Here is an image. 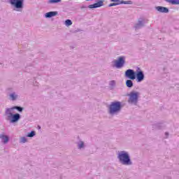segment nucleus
Here are the masks:
<instances>
[{
	"instance_id": "f257e3e1",
	"label": "nucleus",
	"mask_w": 179,
	"mask_h": 179,
	"mask_svg": "<svg viewBox=\"0 0 179 179\" xmlns=\"http://www.w3.org/2000/svg\"><path fill=\"white\" fill-rule=\"evenodd\" d=\"M117 158L119 160V163L122 166H132L134 164L129 152L127 151H118Z\"/></svg>"
},
{
	"instance_id": "f03ea898",
	"label": "nucleus",
	"mask_w": 179,
	"mask_h": 179,
	"mask_svg": "<svg viewBox=\"0 0 179 179\" xmlns=\"http://www.w3.org/2000/svg\"><path fill=\"white\" fill-rule=\"evenodd\" d=\"M122 110V103L120 101H115L108 106V113L110 115H118Z\"/></svg>"
},
{
	"instance_id": "7ed1b4c3",
	"label": "nucleus",
	"mask_w": 179,
	"mask_h": 179,
	"mask_svg": "<svg viewBox=\"0 0 179 179\" xmlns=\"http://www.w3.org/2000/svg\"><path fill=\"white\" fill-rule=\"evenodd\" d=\"M5 115H6V120L9 121L10 124H16L20 121L22 115L18 113H13L10 109H6Z\"/></svg>"
},
{
	"instance_id": "20e7f679",
	"label": "nucleus",
	"mask_w": 179,
	"mask_h": 179,
	"mask_svg": "<svg viewBox=\"0 0 179 179\" xmlns=\"http://www.w3.org/2000/svg\"><path fill=\"white\" fill-rule=\"evenodd\" d=\"M8 3L13 8L15 12H23L24 8V0H8Z\"/></svg>"
},
{
	"instance_id": "39448f33",
	"label": "nucleus",
	"mask_w": 179,
	"mask_h": 179,
	"mask_svg": "<svg viewBox=\"0 0 179 179\" xmlns=\"http://www.w3.org/2000/svg\"><path fill=\"white\" fill-rule=\"evenodd\" d=\"M129 99L127 103L131 106H138L139 101V96L141 93L139 92L131 91L129 94H127Z\"/></svg>"
},
{
	"instance_id": "423d86ee",
	"label": "nucleus",
	"mask_w": 179,
	"mask_h": 179,
	"mask_svg": "<svg viewBox=\"0 0 179 179\" xmlns=\"http://www.w3.org/2000/svg\"><path fill=\"white\" fill-rule=\"evenodd\" d=\"M135 79L137 83H141V82H143V80H145V73H143V71H142L139 67H136L134 76V80Z\"/></svg>"
},
{
	"instance_id": "0eeeda50",
	"label": "nucleus",
	"mask_w": 179,
	"mask_h": 179,
	"mask_svg": "<svg viewBox=\"0 0 179 179\" xmlns=\"http://www.w3.org/2000/svg\"><path fill=\"white\" fill-rule=\"evenodd\" d=\"M113 66L117 68V69H121L125 65V57L121 56L117 58L116 60H113Z\"/></svg>"
},
{
	"instance_id": "6e6552de",
	"label": "nucleus",
	"mask_w": 179,
	"mask_h": 179,
	"mask_svg": "<svg viewBox=\"0 0 179 179\" xmlns=\"http://www.w3.org/2000/svg\"><path fill=\"white\" fill-rule=\"evenodd\" d=\"M136 73V71H135L134 69H129L124 72V76L125 78H127V79H131V80H135Z\"/></svg>"
},
{
	"instance_id": "1a4fd4ad",
	"label": "nucleus",
	"mask_w": 179,
	"mask_h": 179,
	"mask_svg": "<svg viewBox=\"0 0 179 179\" xmlns=\"http://www.w3.org/2000/svg\"><path fill=\"white\" fill-rule=\"evenodd\" d=\"M155 9L156 10H157V12H159V13H169V12H170V10H169V8L164 7L162 6H156Z\"/></svg>"
},
{
	"instance_id": "9d476101",
	"label": "nucleus",
	"mask_w": 179,
	"mask_h": 179,
	"mask_svg": "<svg viewBox=\"0 0 179 179\" xmlns=\"http://www.w3.org/2000/svg\"><path fill=\"white\" fill-rule=\"evenodd\" d=\"M8 110H10V111H13V110H17L18 113H23L24 110V108L20 106H15L12 108H7Z\"/></svg>"
},
{
	"instance_id": "9b49d317",
	"label": "nucleus",
	"mask_w": 179,
	"mask_h": 179,
	"mask_svg": "<svg viewBox=\"0 0 179 179\" xmlns=\"http://www.w3.org/2000/svg\"><path fill=\"white\" fill-rule=\"evenodd\" d=\"M0 139H1V142L6 145L9 142V136L5 135V134H0Z\"/></svg>"
},
{
	"instance_id": "f8f14e48",
	"label": "nucleus",
	"mask_w": 179,
	"mask_h": 179,
	"mask_svg": "<svg viewBox=\"0 0 179 179\" xmlns=\"http://www.w3.org/2000/svg\"><path fill=\"white\" fill-rule=\"evenodd\" d=\"M57 15H58V11H50L45 14V17L46 19H51V17H54V16H57Z\"/></svg>"
},
{
	"instance_id": "ddd939ff",
	"label": "nucleus",
	"mask_w": 179,
	"mask_h": 179,
	"mask_svg": "<svg viewBox=\"0 0 179 179\" xmlns=\"http://www.w3.org/2000/svg\"><path fill=\"white\" fill-rule=\"evenodd\" d=\"M142 27H145V22L142 20H138V23L134 25L136 30H139V29H142Z\"/></svg>"
},
{
	"instance_id": "4468645a",
	"label": "nucleus",
	"mask_w": 179,
	"mask_h": 179,
	"mask_svg": "<svg viewBox=\"0 0 179 179\" xmlns=\"http://www.w3.org/2000/svg\"><path fill=\"white\" fill-rule=\"evenodd\" d=\"M89 9H96L97 8H101V6L100 5L99 3H94V4H90L87 6Z\"/></svg>"
},
{
	"instance_id": "2eb2a0df",
	"label": "nucleus",
	"mask_w": 179,
	"mask_h": 179,
	"mask_svg": "<svg viewBox=\"0 0 179 179\" xmlns=\"http://www.w3.org/2000/svg\"><path fill=\"white\" fill-rule=\"evenodd\" d=\"M132 80H131V79L126 80V86L127 87H129V89L134 87V82Z\"/></svg>"
},
{
	"instance_id": "dca6fc26",
	"label": "nucleus",
	"mask_w": 179,
	"mask_h": 179,
	"mask_svg": "<svg viewBox=\"0 0 179 179\" xmlns=\"http://www.w3.org/2000/svg\"><path fill=\"white\" fill-rule=\"evenodd\" d=\"M9 96L10 99L12 100L13 101L17 100V94H16V92H13L10 94Z\"/></svg>"
},
{
	"instance_id": "f3484780",
	"label": "nucleus",
	"mask_w": 179,
	"mask_h": 179,
	"mask_svg": "<svg viewBox=\"0 0 179 179\" xmlns=\"http://www.w3.org/2000/svg\"><path fill=\"white\" fill-rule=\"evenodd\" d=\"M78 145V149L82 150L85 149V142L83 141H80L77 143Z\"/></svg>"
},
{
	"instance_id": "a211bd4d",
	"label": "nucleus",
	"mask_w": 179,
	"mask_h": 179,
	"mask_svg": "<svg viewBox=\"0 0 179 179\" xmlns=\"http://www.w3.org/2000/svg\"><path fill=\"white\" fill-rule=\"evenodd\" d=\"M168 3H171V5H179V0H164Z\"/></svg>"
},
{
	"instance_id": "6ab92c4d",
	"label": "nucleus",
	"mask_w": 179,
	"mask_h": 179,
	"mask_svg": "<svg viewBox=\"0 0 179 179\" xmlns=\"http://www.w3.org/2000/svg\"><path fill=\"white\" fill-rule=\"evenodd\" d=\"M62 1V0H48V5H53L54 3H59Z\"/></svg>"
},
{
	"instance_id": "aec40b11",
	"label": "nucleus",
	"mask_w": 179,
	"mask_h": 179,
	"mask_svg": "<svg viewBox=\"0 0 179 179\" xmlns=\"http://www.w3.org/2000/svg\"><path fill=\"white\" fill-rule=\"evenodd\" d=\"M120 3H121V5H132V3H134V2L132 1H125L124 0H122Z\"/></svg>"
},
{
	"instance_id": "412c9836",
	"label": "nucleus",
	"mask_w": 179,
	"mask_h": 179,
	"mask_svg": "<svg viewBox=\"0 0 179 179\" xmlns=\"http://www.w3.org/2000/svg\"><path fill=\"white\" fill-rule=\"evenodd\" d=\"M36 136V132L34 131H31L27 134V138H33Z\"/></svg>"
},
{
	"instance_id": "4be33fe9",
	"label": "nucleus",
	"mask_w": 179,
	"mask_h": 179,
	"mask_svg": "<svg viewBox=\"0 0 179 179\" xmlns=\"http://www.w3.org/2000/svg\"><path fill=\"white\" fill-rule=\"evenodd\" d=\"M65 26L69 27V26H72V20H66L64 22Z\"/></svg>"
},
{
	"instance_id": "5701e85b",
	"label": "nucleus",
	"mask_w": 179,
	"mask_h": 179,
	"mask_svg": "<svg viewBox=\"0 0 179 179\" xmlns=\"http://www.w3.org/2000/svg\"><path fill=\"white\" fill-rule=\"evenodd\" d=\"M27 142V139L26 137L23 136L20 138V143H26Z\"/></svg>"
},
{
	"instance_id": "b1692460",
	"label": "nucleus",
	"mask_w": 179,
	"mask_h": 179,
	"mask_svg": "<svg viewBox=\"0 0 179 179\" xmlns=\"http://www.w3.org/2000/svg\"><path fill=\"white\" fill-rule=\"evenodd\" d=\"M109 85L111 87H114L115 86V80H111Z\"/></svg>"
},
{
	"instance_id": "393cba45",
	"label": "nucleus",
	"mask_w": 179,
	"mask_h": 179,
	"mask_svg": "<svg viewBox=\"0 0 179 179\" xmlns=\"http://www.w3.org/2000/svg\"><path fill=\"white\" fill-rule=\"evenodd\" d=\"M118 5H120V4H118L117 3H110L109 5H108V7L109 8H111L112 6H118Z\"/></svg>"
},
{
	"instance_id": "a878e982",
	"label": "nucleus",
	"mask_w": 179,
	"mask_h": 179,
	"mask_svg": "<svg viewBox=\"0 0 179 179\" xmlns=\"http://www.w3.org/2000/svg\"><path fill=\"white\" fill-rule=\"evenodd\" d=\"M97 3H100L101 6H104V0H97Z\"/></svg>"
},
{
	"instance_id": "bb28decb",
	"label": "nucleus",
	"mask_w": 179,
	"mask_h": 179,
	"mask_svg": "<svg viewBox=\"0 0 179 179\" xmlns=\"http://www.w3.org/2000/svg\"><path fill=\"white\" fill-rule=\"evenodd\" d=\"M156 127L158 128V129H163V126L162 125L161 123L157 124Z\"/></svg>"
},
{
	"instance_id": "cd10ccee",
	"label": "nucleus",
	"mask_w": 179,
	"mask_h": 179,
	"mask_svg": "<svg viewBox=\"0 0 179 179\" xmlns=\"http://www.w3.org/2000/svg\"><path fill=\"white\" fill-rule=\"evenodd\" d=\"M87 6H81V10H83V12H86V10H87Z\"/></svg>"
},
{
	"instance_id": "c85d7f7f",
	"label": "nucleus",
	"mask_w": 179,
	"mask_h": 179,
	"mask_svg": "<svg viewBox=\"0 0 179 179\" xmlns=\"http://www.w3.org/2000/svg\"><path fill=\"white\" fill-rule=\"evenodd\" d=\"M110 2H114L115 3H118V0H110Z\"/></svg>"
},
{
	"instance_id": "c756f323",
	"label": "nucleus",
	"mask_w": 179,
	"mask_h": 179,
	"mask_svg": "<svg viewBox=\"0 0 179 179\" xmlns=\"http://www.w3.org/2000/svg\"><path fill=\"white\" fill-rule=\"evenodd\" d=\"M165 136H166V138L169 137V132H165Z\"/></svg>"
},
{
	"instance_id": "7c9ffc66",
	"label": "nucleus",
	"mask_w": 179,
	"mask_h": 179,
	"mask_svg": "<svg viewBox=\"0 0 179 179\" xmlns=\"http://www.w3.org/2000/svg\"><path fill=\"white\" fill-rule=\"evenodd\" d=\"M120 2H121V0H117L118 5H121V3H120Z\"/></svg>"
},
{
	"instance_id": "2f4dec72",
	"label": "nucleus",
	"mask_w": 179,
	"mask_h": 179,
	"mask_svg": "<svg viewBox=\"0 0 179 179\" xmlns=\"http://www.w3.org/2000/svg\"><path fill=\"white\" fill-rule=\"evenodd\" d=\"M38 129H41V127L40 125H38Z\"/></svg>"
},
{
	"instance_id": "473e14b6",
	"label": "nucleus",
	"mask_w": 179,
	"mask_h": 179,
	"mask_svg": "<svg viewBox=\"0 0 179 179\" xmlns=\"http://www.w3.org/2000/svg\"><path fill=\"white\" fill-rule=\"evenodd\" d=\"M86 1H93V0H86Z\"/></svg>"
}]
</instances>
